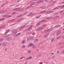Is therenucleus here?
<instances>
[{"label": "nucleus", "mask_w": 64, "mask_h": 64, "mask_svg": "<svg viewBox=\"0 0 64 64\" xmlns=\"http://www.w3.org/2000/svg\"><path fill=\"white\" fill-rule=\"evenodd\" d=\"M51 31H52V30L50 28L48 29L45 30L44 31V32L45 34H46V33H48V32H51Z\"/></svg>", "instance_id": "f257e3e1"}, {"label": "nucleus", "mask_w": 64, "mask_h": 64, "mask_svg": "<svg viewBox=\"0 0 64 64\" xmlns=\"http://www.w3.org/2000/svg\"><path fill=\"white\" fill-rule=\"evenodd\" d=\"M17 30H12V33H13L14 35H15L16 34V33H17Z\"/></svg>", "instance_id": "f03ea898"}, {"label": "nucleus", "mask_w": 64, "mask_h": 64, "mask_svg": "<svg viewBox=\"0 0 64 64\" xmlns=\"http://www.w3.org/2000/svg\"><path fill=\"white\" fill-rule=\"evenodd\" d=\"M61 30H59L56 33V36H59L60 34H61Z\"/></svg>", "instance_id": "7ed1b4c3"}, {"label": "nucleus", "mask_w": 64, "mask_h": 64, "mask_svg": "<svg viewBox=\"0 0 64 64\" xmlns=\"http://www.w3.org/2000/svg\"><path fill=\"white\" fill-rule=\"evenodd\" d=\"M12 39V38L10 37H8V38H7L6 39V41H10Z\"/></svg>", "instance_id": "20e7f679"}, {"label": "nucleus", "mask_w": 64, "mask_h": 64, "mask_svg": "<svg viewBox=\"0 0 64 64\" xmlns=\"http://www.w3.org/2000/svg\"><path fill=\"white\" fill-rule=\"evenodd\" d=\"M33 39V37L31 36H29L27 38L28 41V40H31V39L32 40Z\"/></svg>", "instance_id": "39448f33"}, {"label": "nucleus", "mask_w": 64, "mask_h": 64, "mask_svg": "<svg viewBox=\"0 0 64 64\" xmlns=\"http://www.w3.org/2000/svg\"><path fill=\"white\" fill-rule=\"evenodd\" d=\"M43 28H44L43 27H42L38 28L36 29V31H40V30H42V29H43Z\"/></svg>", "instance_id": "423d86ee"}, {"label": "nucleus", "mask_w": 64, "mask_h": 64, "mask_svg": "<svg viewBox=\"0 0 64 64\" xmlns=\"http://www.w3.org/2000/svg\"><path fill=\"white\" fill-rule=\"evenodd\" d=\"M33 26L32 25H30L28 29V31H30V29H31L32 28Z\"/></svg>", "instance_id": "0eeeda50"}, {"label": "nucleus", "mask_w": 64, "mask_h": 64, "mask_svg": "<svg viewBox=\"0 0 64 64\" xmlns=\"http://www.w3.org/2000/svg\"><path fill=\"white\" fill-rule=\"evenodd\" d=\"M49 33H47L46 34L44 35V38H46L49 36Z\"/></svg>", "instance_id": "6e6552de"}, {"label": "nucleus", "mask_w": 64, "mask_h": 64, "mask_svg": "<svg viewBox=\"0 0 64 64\" xmlns=\"http://www.w3.org/2000/svg\"><path fill=\"white\" fill-rule=\"evenodd\" d=\"M24 19V18H20V19H18V20L17 22H20V21H22Z\"/></svg>", "instance_id": "1a4fd4ad"}, {"label": "nucleus", "mask_w": 64, "mask_h": 64, "mask_svg": "<svg viewBox=\"0 0 64 64\" xmlns=\"http://www.w3.org/2000/svg\"><path fill=\"white\" fill-rule=\"evenodd\" d=\"M54 12V11L52 10H49L47 12H46V13H53Z\"/></svg>", "instance_id": "9d476101"}, {"label": "nucleus", "mask_w": 64, "mask_h": 64, "mask_svg": "<svg viewBox=\"0 0 64 64\" xmlns=\"http://www.w3.org/2000/svg\"><path fill=\"white\" fill-rule=\"evenodd\" d=\"M25 26H26V25H23L22 26L20 27L19 28V29H23V28L25 27Z\"/></svg>", "instance_id": "9b49d317"}, {"label": "nucleus", "mask_w": 64, "mask_h": 64, "mask_svg": "<svg viewBox=\"0 0 64 64\" xmlns=\"http://www.w3.org/2000/svg\"><path fill=\"white\" fill-rule=\"evenodd\" d=\"M7 42H4L3 43L2 46H6L7 45Z\"/></svg>", "instance_id": "f8f14e48"}, {"label": "nucleus", "mask_w": 64, "mask_h": 64, "mask_svg": "<svg viewBox=\"0 0 64 64\" xmlns=\"http://www.w3.org/2000/svg\"><path fill=\"white\" fill-rule=\"evenodd\" d=\"M60 26H61L60 25L58 24V25H56L55 26H54V28H58V27H60Z\"/></svg>", "instance_id": "ddd939ff"}, {"label": "nucleus", "mask_w": 64, "mask_h": 64, "mask_svg": "<svg viewBox=\"0 0 64 64\" xmlns=\"http://www.w3.org/2000/svg\"><path fill=\"white\" fill-rule=\"evenodd\" d=\"M10 30H6V32L5 34H4L5 35H6L7 33H8L9 32H10Z\"/></svg>", "instance_id": "4468645a"}, {"label": "nucleus", "mask_w": 64, "mask_h": 64, "mask_svg": "<svg viewBox=\"0 0 64 64\" xmlns=\"http://www.w3.org/2000/svg\"><path fill=\"white\" fill-rule=\"evenodd\" d=\"M33 45V44H32V43H30L28 45V47H31V46H32Z\"/></svg>", "instance_id": "2eb2a0df"}, {"label": "nucleus", "mask_w": 64, "mask_h": 64, "mask_svg": "<svg viewBox=\"0 0 64 64\" xmlns=\"http://www.w3.org/2000/svg\"><path fill=\"white\" fill-rule=\"evenodd\" d=\"M16 20V19H14L10 20H9L8 22H13V21H15Z\"/></svg>", "instance_id": "dca6fc26"}, {"label": "nucleus", "mask_w": 64, "mask_h": 64, "mask_svg": "<svg viewBox=\"0 0 64 64\" xmlns=\"http://www.w3.org/2000/svg\"><path fill=\"white\" fill-rule=\"evenodd\" d=\"M35 3H36V2H33L30 4V6H32V5H34V4H35Z\"/></svg>", "instance_id": "f3484780"}, {"label": "nucleus", "mask_w": 64, "mask_h": 64, "mask_svg": "<svg viewBox=\"0 0 64 64\" xmlns=\"http://www.w3.org/2000/svg\"><path fill=\"white\" fill-rule=\"evenodd\" d=\"M41 9H44V8H46V6H42L40 7Z\"/></svg>", "instance_id": "a211bd4d"}, {"label": "nucleus", "mask_w": 64, "mask_h": 64, "mask_svg": "<svg viewBox=\"0 0 64 64\" xmlns=\"http://www.w3.org/2000/svg\"><path fill=\"white\" fill-rule=\"evenodd\" d=\"M46 12V10H45V11H42L40 13V14H43V13H45V12Z\"/></svg>", "instance_id": "6ab92c4d"}, {"label": "nucleus", "mask_w": 64, "mask_h": 64, "mask_svg": "<svg viewBox=\"0 0 64 64\" xmlns=\"http://www.w3.org/2000/svg\"><path fill=\"white\" fill-rule=\"evenodd\" d=\"M25 47H26V46L25 45H23L21 47V48L22 49H25Z\"/></svg>", "instance_id": "aec40b11"}, {"label": "nucleus", "mask_w": 64, "mask_h": 64, "mask_svg": "<svg viewBox=\"0 0 64 64\" xmlns=\"http://www.w3.org/2000/svg\"><path fill=\"white\" fill-rule=\"evenodd\" d=\"M28 12H28V11L26 12H25L23 14V15H26V14H27V13H28Z\"/></svg>", "instance_id": "412c9836"}, {"label": "nucleus", "mask_w": 64, "mask_h": 64, "mask_svg": "<svg viewBox=\"0 0 64 64\" xmlns=\"http://www.w3.org/2000/svg\"><path fill=\"white\" fill-rule=\"evenodd\" d=\"M38 41V39H36V40H34V42L35 43H36V42H37Z\"/></svg>", "instance_id": "4be33fe9"}, {"label": "nucleus", "mask_w": 64, "mask_h": 64, "mask_svg": "<svg viewBox=\"0 0 64 64\" xmlns=\"http://www.w3.org/2000/svg\"><path fill=\"white\" fill-rule=\"evenodd\" d=\"M30 15H32V13L30 12L28 13L27 15V16H30Z\"/></svg>", "instance_id": "5701e85b"}, {"label": "nucleus", "mask_w": 64, "mask_h": 64, "mask_svg": "<svg viewBox=\"0 0 64 64\" xmlns=\"http://www.w3.org/2000/svg\"><path fill=\"white\" fill-rule=\"evenodd\" d=\"M5 26H0V29L1 28H4V27H5Z\"/></svg>", "instance_id": "b1692460"}, {"label": "nucleus", "mask_w": 64, "mask_h": 64, "mask_svg": "<svg viewBox=\"0 0 64 64\" xmlns=\"http://www.w3.org/2000/svg\"><path fill=\"white\" fill-rule=\"evenodd\" d=\"M20 9V8H15L13 10L14 11H15L16 10H18V9Z\"/></svg>", "instance_id": "393cba45"}, {"label": "nucleus", "mask_w": 64, "mask_h": 64, "mask_svg": "<svg viewBox=\"0 0 64 64\" xmlns=\"http://www.w3.org/2000/svg\"><path fill=\"white\" fill-rule=\"evenodd\" d=\"M52 18L51 17H48L46 18V19H52Z\"/></svg>", "instance_id": "a878e982"}, {"label": "nucleus", "mask_w": 64, "mask_h": 64, "mask_svg": "<svg viewBox=\"0 0 64 64\" xmlns=\"http://www.w3.org/2000/svg\"><path fill=\"white\" fill-rule=\"evenodd\" d=\"M41 22H43V23H44V22H46V21L45 20H42L41 21Z\"/></svg>", "instance_id": "bb28decb"}, {"label": "nucleus", "mask_w": 64, "mask_h": 64, "mask_svg": "<svg viewBox=\"0 0 64 64\" xmlns=\"http://www.w3.org/2000/svg\"><path fill=\"white\" fill-rule=\"evenodd\" d=\"M31 33L32 35H35V34H36V33L35 32H31Z\"/></svg>", "instance_id": "cd10ccee"}, {"label": "nucleus", "mask_w": 64, "mask_h": 64, "mask_svg": "<svg viewBox=\"0 0 64 64\" xmlns=\"http://www.w3.org/2000/svg\"><path fill=\"white\" fill-rule=\"evenodd\" d=\"M6 10H4L2 11L1 12H0V13H4V12H6Z\"/></svg>", "instance_id": "c85d7f7f"}, {"label": "nucleus", "mask_w": 64, "mask_h": 64, "mask_svg": "<svg viewBox=\"0 0 64 64\" xmlns=\"http://www.w3.org/2000/svg\"><path fill=\"white\" fill-rule=\"evenodd\" d=\"M54 3H55V2H52V3L51 4V5L50 6V7H51V6H53V4H54Z\"/></svg>", "instance_id": "c756f323"}, {"label": "nucleus", "mask_w": 64, "mask_h": 64, "mask_svg": "<svg viewBox=\"0 0 64 64\" xmlns=\"http://www.w3.org/2000/svg\"><path fill=\"white\" fill-rule=\"evenodd\" d=\"M62 37L61 36H60L56 38V39H60V38H61Z\"/></svg>", "instance_id": "7c9ffc66"}, {"label": "nucleus", "mask_w": 64, "mask_h": 64, "mask_svg": "<svg viewBox=\"0 0 64 64\" xmlns=\"http://www.w3.org/2000/svg\"><path fill=\"white\" fill-rule=\"evenodd\" d=\"M30 7H31V6L30 5V6H28L26 8H25L26 9H28L29 8H30Z\"/></svg>", "instance_id": "2f4dec72"}, {"label": "nucleus", "mask_w": 64, "mask_h": 64, "mask_svg": "<svg viewBox=\"0 0 64 64\" xmlns=\"http://www.w3.org/2000/svg\"><path fill=\"white\" fill-rule=\"evenodd\" d=\"M46 26L47 25L45 24H43L42 25V27H46Z\"/></svg>", "instance_id": "473e14b6"}, {"label": "nucleus", "mask_w": 64, "mask_h": 64, "mask_svg": "<svg viewBox=\"0 0 64 64\" xmlns=\"http://www.w3.org/2000/svg\"><path fill=\"white\" fill-rule=\"evenodd\" d=\"M40 16H41L40 15L37 16L36 17V18H40Z\"/></svg>", "instance_id": "72a5a7b5"}, {"label": "nucleus", "mask_w": 64, "mask_h": 64, "mask_svg": "<svg viewBox=\"0 0 64 64\" xmlns=\"http://www.w3.org/2000/svg\"><path fill=\"white\" fill-rule=\"evenodd\" d=\"M58 8H58V7H56L52 9V10H56V9H58Z\"/></svg>", "instance_id": "f704fd0d"}, {"label": "nucleus", "mask_w": 64, "mask_h": 64, "mask_svg": "<svg viewBox=\"0 0 64 64\" xmlns=\"http://www.w3.org/2000/svg\"><path fill=\"white\" fill-rule=\"evenodd\" d=\"M4 5H5V4H2L1 6V7H3Z\"/></svg>", "instance_id": "c9c22d12"}, {"label": "nucleus", "mask_w": 64, "mask_h": 64, "mask_svg": "<svg viewBox=\"0 0 64 64\" xmlns=\"http://www.w3.org/2000/svg\"><path fill=\"white\" fill-rule=\"evenodd\" d=\"M59 16H57L55 17V18H56V19H57V18H59Z\"/></svg>", "instance_id": "e433bc0d"}, {"label": "nucleus", "mask_w": 64, "mask_h": 64, "mask_svg": "<svg viewBox=\"0 0 64 64\" xmlns=\"http://www.w3.org/2000/svg\"><path fill=\"white\" fill-rule=\"evenodd\" d=\"M3 40V39L2 38H0V42H1V41H2Z\"/></svg>", "instance_id": "4c0bfd02"}, {"label": "nucleus", "mask_w": 64, "mask_h": 64, "mask_svg": "<svg viewBox=\"0 0 64 64\" xmlns=\"http://www.w3.org/2000/svg\"><path fill=\"white\" fill-rule=\"evenodd\" d=\"M40 3V0H38L37 2H36V3Z\"/></svg>", "instance_id": "58836bf2"}, {"label": "nucleus", "mask_w": 64, "mask_h": 64, "mask_svg": "<svg viewBox=\"0 0 64 64\" xmlns=\"http://www.w3.org/2000/svg\"><path fill=\"white\" fill-rule=\"evenodd\" d=\"M25 40H22V42L23 44H24V43H25Z\"/></svg>", "instance_id": "ea45409f"}, {"label": "nucleus", "mask_w": 64, "mask_h": 64, "mask_svg": "<svg viewBox=\"0 0 64 64\" xmlns=\"http://www.w3.org/2000/svg\"><path fill=\"white\" fill-rule=\"evenodd\" d=\"M5 19V18H1L0 19V21H2V20H4Z\"/></svg>", "instance_id": "a19ab883"}, {"label": "nucleus", "mask_w": 64, "mask_h": 64, "mask_svg": "<svg viewBox=\"0 0 64 64\" xmlns=\"http://www.w3.org/2000/svg\"><path fill=\"white\" fill-rule=\"evenodd\" d=\"M28 52V54H30V53H31V51L29 50Z\"/></svg>", "instance_id": "79ce46f5"}, {"label": "nucleus", "mask_w": 64, "mask_h": 64, "mask_svg": "<svg viewBox=\"0 0 64 64\" xmlns=\"http://www.w3.org/2000/svg\"><path fill=\"white\" fill-rule=\"evenodd\" d=\"M55 15H57V14H58V12H56L54 14Z\"/></svg>", "instance_id": "37998d69"}, {"label": "nucleus", "mask_w": 64, "mask_h": 64, "mask_svg": "<svg viewBox=\"0 0 64 64\" xmlns=\"http://www.w3.org/2000/svg\"><path fill=\"white\" fill-rule=\"evenodd\" d=\"M52 42H54V38H52L51 40Z\"/></svg>", "instance_id": "c03bdc74"}, {"label": "nucleus", "mask_w": 64, "mask_h": 64, "mask_svg": "<svg viewBox=\"0 0 64 64\" xmlns=\"http://www.w3.org/2000/svg\"><path fill=\"white\" fill-rule=\"evenodd\" d=\"M37 47L36 46H33L32 48H36Z\"/></svg>", "instance_id": "a18cd8bd"}, {"label": "nucleus", "mask_w": 64, "mask_h": 64, "mask_svg": "<svg viewBox=\"0 0 64 64\" xmlns=\"http://www.w3.org/2000/svg\"><path fill=\"white\" fill-rule=\"evenodd\" d=\"M9 36H10V35L9 34H8L6 35V37H7V38H8L9 37Z\"/></svg>", "instance_id": "49530a36"}, {"label": "nucleus", "mask_w": 64, "mask_h": 64, "mask_svg": "<svg viewBox=\"0 0 64 64\" xmlns=\"http://www.w3.org/2000/svg\"><path fill=\"white\" fill-rule=\"evenodd\" d=\"M41 23V21H40L38 23L39 25H40V23Z\"/></svg>", "instance_id": "de8ad7c7"}, {"label": "nucleus", "mask_w": 64, "mask_h": 64, "mask_svg": "<svg viewBox=\"0 0 64 64\" xmlns=\"http://www.w3.org/2000/svg\"><path fill=\"white\" fill-rule=\"evenodd\" d=\"M64 48V46H61L60 48L61 49H62V48Z\"/></svg>", "instance_id": "09e8293b"}, {"label": "nucleus", "mask_w": 64, "mask_h": 64, "mask_svg": "<svg viewBox=\"0 0 64 64\" xmlns=\"http://www.w3.org/2000/svg\"><path fill=\"white\" fill-rule=\"evenodd\" d=\"M61 52L62 53H64V50H62Z\"/></svg>", "instance_id": "8fccbe9b"}, {"label": "nucleus", "mask_w": 64, "mask_h": 64, "mask_svg": "<svg viewBox=\"0 0 64 64\" xmlns=\"http://www.w3.org/2000/svg\"><path fill=\"white\" fill-rule=\"evenodd\" d=\"M4 17H8V16L7 15L5 14L4 15Z\"/></svg>", "instance_id": "3c124183"}, {"label": "nucleus", "mask_w": 64, "mask_h": 64, "mask_svg": "<svg viewBox=\"0 0 64 64\" xmlns=\"http://www.w3.org/2000/svg\"><path fill=\"white\" fill-rule=\"evenodd\" d=\"M20 5V4H18L17 5H16V6L15 7H18V6H19Z\"/></svg>", "instance_id": "603ef678"}, {"label": "nucleus", "mask_w": 64, "mask_h": 64, "mask_svg": "<svg viewBox=\"0 0 64 64\" xmlns=\"http://www.w3.org/2000/svg\"><path fill=\"white\" fill-rule=\"evenodd\" d=\"M43 42V41H42V42H40L39 43L40 44H42Z\"/></svg>", "instance_id": "864d4df0"}, {"label": "nucleus", "mask_w": 64, "mask_h": 64, "mask_svg": "<svg viewBox=\"0 0 64 64\" xmlns=\"http://www.w3.org/2000/svg\"><path fill=\"white\" fill-rule=\"evenodd\" d=\"M28 58H29V59H32V56H30Z\"/></svg>", "instance_id": "5fc2aeb1"}, {"label": "nucleus", "mask_w": 64, "mask_h": 64, "mask_svg": "<svg viewBox=\"0 0 64 64\" xmlns=\"http://www.w3.org/2000/svg\"><path fill=\"white\" fill-rule=\"evenodd\" d=\"M8 18L10 17H11V15H7Z\"/></svg>", "instance_id": "6e6d98bb"}, {"label": "nucleus", "mask_w": 64, "mask_h": 64, "mask_svg": "<svg viewBox=\"0 0 64 64\" xmlns=\"http://www.w3.org/2000/svg\"><path fill=\"white\" fill-rule=\"evenodd\" d=\"M40 2H43L44 1L43 0H40Z\"/></svg>", "instance_id": "4d7b16f0"}, {"label": "nucleus", "mask_w": 64, "mask_h": 64, "mask_svg": "<svg viewBox=\"0 0 64 64\" xmlns=\"http://www.w3.org/2000/svg\"><path fill=\"white\" fill-rule=\"evenodd\" d=\"M38 56H42V54H39L38 55Z\"/></svg>", "instance_id": "13d9d810"}, {"label": "nucleus", "mask_w": 64, "mask_h": 64, "mask_svg": "<svg viewBox=\"0 0 64 64\" xmlns=\"http://www.w3.org/2000/svg\"><path fill=\"white\" fill-rule=\"evenodd\" d=\"M24 30V31H26L27 30H28V29L27 28H25V29Z\"/></svg>", "instance_id": "bf43d9fd"}, {"label": "nucleus", "mask_w": 64, "mask_h": 64, "mask_svg": "<svg viewBox=\"0 0 64 64\" xmlns=\"http://www.w3.org/2000/svg\"><path fill=\"white\" fill-rule=\"evenodd\" d=\"M64 7V5H62L61 6V8H63Z\"/></svg>", "instance_id": "052dcab7"}, {"label": "nucleus", "mask_w": 64, "mask_h": 64, "mask_svg": "<svg viewBox=\"0 0 64 64\" xmlns=\"http://www.w3.org/2000/svg\"><path fill=\"white\" fill-rule=\"evenodd\" d=\"M22 14H20L19 15V17H21L22 16Z\"/></svg>", "instance_id": "680f3d73"}, {"label": "nucleus", "mask_w": 64, "mask_h": 64, "mask_svg": "<svg viewBox=\"0 0 64 64\" xmlns=\"http://www.w3.org/2000/svg\"><path fill=\"white\" fill-rule=\"evenodd\" d=\"M15 13V12H13L12 13V14H14Z\"/></svg>", "instance_id": "e2e57ef3"}, {"label": "nucleus", "mask_w": 64, "mask_h": 64, "mask_svg": "<svg viewBox=\"0 0 64 64\" xmlns=\"http://www.w3.org/2000/svg\"><path fill=\"white\" fill-rule=\"evenodd\" d=\"M54 57H55V56H52V59H54Z\"/></svg>", "instance_id": "0e129e2a"}, {"label": "nucleus", "mask_w": 64, "mask_h": 64, "mask_svg": "<svg viewBox=\"0 0 64 64\" xmlns=\"http://www.w3.org/2000/svg\"><path fill=\"white\" fill-rule=\"evenodd\" d=\"M19 33H18V34H16V36H18V35H19Z\"/></svg>", "instance_id": "69168bd1"}, {"label": "nucleus", "mask_w": 64, "mask_h": 64, "mask_svg": "<svg viewBox=\"0 0 64 64\" xmlns=\"http://www.w3.org/2000/svg\"><path fill=\"white\" fill-rule=\"evenodd\" d=\"M21 1V0H18L16 2H19V1Z\"/></svg>", "instance_id": "338daca9"}, {"label": "nucleus", "mask_w": 64, "mask_h": 64, "mask_svg": "<svg viewBox=\"0 0 64 64\" xmlns=\"http://www.w3.org/2000/svg\"><path fill=\"white\" fill-rule=\"evenodd\" d=\"M63 10H61V11H60V13H62V12H63Z\"/></svg>", "instance_id": "774afa93"}]
</instances>
